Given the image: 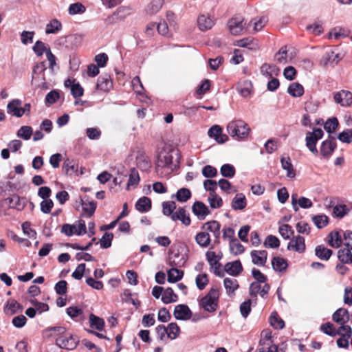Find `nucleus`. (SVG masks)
I'll use <instances>...</instances> for the list:
<instances>
[{
	"mask_svg": "<svg viewBox=\"0 0 352 352\" xmlns=\"http://www.w3.org/2000/svg\"><path fill=\"white\" fill-rule=\"evenodd\" d=\"M181 155L178 150L162 151L157 155V167L168 168L171 170L179 167Z\"/></svg>",
	"mask_w": 352,
	"mask_h": 352,
	"instance_id": "f257e3e1",
	"label": "nucleus"
},
{
	"mask_svg": "<svg viewBox=\"0 0 352 352\" xmlns=\"http://www.w3.org/2000/svg\"><path fill=\"white\" fill-rule=\"evenodd\" d=\"M227 131L230 136L240 140L248 135L250 129L243 120H237L228 123Z\"/></svg>",
	"mask_w": 352,
	"mask_h": 352,
	"instance_id": "f03ea898",
	"label": "nucleus"
},
{
	"mask_svg": "<svg viewBox=\"0 0 352 352\" xmlns=\"http://www.w3.org/2000/svg\"><path fill=\"white\" fill-rule=\"evenodd\" d=\"M219 291L211 288L208 293L201 299L200 304L203 308L208 311H215L218 307Z\"/></svg>",
	"mask_w": 352,
	"mask_h": 352,
	"instance_id": "7ed1b4c3",
	"label": "nucleus"
},
{
	"mask_svg": "<svg viewBox=\"0 0 352 352\" xmlns=\"http://www.w3.org/2000/svg\"><path fill=\"white\" fill-rule=\"evenodd\" d=\"M324 135V132L320 128H315L313 131L307 132L305 137L306 146L315 155L318 154L316 144Z\"/></svg>",
	"mask_w": 352,
	"mask_h": 352,
	"instance_id": "20e7f679",
	"label": "nucleus"
},
{
	"mask_svg": "<svg viewBox=\"0 0 352 352\" xmlns=\"http://www.w3.org/2000/svg\"><path fill=\"white\" fill-rule=\"evenodd\" d=\"M78 342V338L72 334H69L68 336L63 334L56 339V345L66 350L74 349Z\"/></svg>",
	"mask_w": 352,
	"mask_h": 352,
	"instance_id": "39448f33",
	"label": "nucleus"
},
{
	"mask_svg": "<svg viewBox=\"0 0 352 352\" xmlns=\"http://www.w3.org/2000/svg\"><path fill=\"white\" fill-rule=\"evenodd\" d=\"M337 147L335 138L329 135V139L323 141L321 144L320 152V155L329 159Z\"/></svg>",
	"mask_w": 352,
	"mask_h": 352,
	"instance_id": "423d86ee",
	"label": "nucleus"
},
{
	"mask_svg": "<svg viewBox=\"0 0 352 352\" xmlns=\"http://www.w3.org/2000/svg\"><path fill=\"white\" fill-rule=\"evenodd\" d=\"M333 99L342 107H351L352 105V92L342 89L333 94Z\"/></svg>",
	"mask_w": 352,
	"mask_h": 352,
	"instance_id": "0eeeda50",
	"label": "nucleus"
},
{
	"mask_svg": "<svg viewBox=\"0 0 352 352\" xmlns=\"http://www.w3.org/2000/svg\"><path fill=\"white\" fill-rule=\"evenodd\" d=\"M192 212L197 216L199 220H204L210 214L208 206L200 201H196L192 206Z\"/></svg>",
	"mask_w": 352,
	"mask_h": 352,
	"instance_id": "6e6552de",
	"label": "nucleus"
},
{
	"mask_svg": "<svg viewBox=\"0 0 352 352\" xmlns=\"http://www.w3.org/2000/svg\"><path fill=\"white\" fill-rule=\"evenodd\" d=\"M192 311L188 305L184 304H179L175 306L173 316L176 320H187L192 317Z\"/></svg>",
	"mask_w": 352,
	"mask_h": 352,
	"instance_id": "1a4fd4ad",
	"label": "nucleus"
},
{
	"mask_svg": "<svg viewBox=\"0 0 352 352\" xmlns=\"http://www.w3.org/2000/svg\"><path fill=\"white\" fill-rule=\"evenodd\" d=\"M208 135L210 138H213L219 144H223L228 140V135L222 133V129L219 125L211 126L208 131Z\"/></svg>",
	"mask_w": 352,
	"mask_h": 352,
	"instance_id": "9d476101",
	"label": "nucleus"
},
{
	"mask_svg": "<svg viewBox=\"0 0 352 352\" xmlns=\"http://www.w3.org/2000/svg\"><path fill=\"white\" fill-rule=\"evenodd\" d=\"M287 249L302 253L305 250V239L300 235L294 237L288 243Z\"/></svg>",
	"mask_w": 352,
	"mask_h": 352,
	"instance_id": "9b49d317",
	"label": "nucleus"
},
{
	"mask_svg": "<svg viewBox=\"0 0 352 352\" xmlns=\"http://www.w3.org/2000/svg\"><path fill=\"white\" fill-rule=\"evenodd\" d=\"M243 270L239 260L227 263L224 266V271L232 276H239Z\"/></svg>",
	"mask_w": 352,
	"mask_h": 352,
	"instance_id": "f8f14e48",
	"label": "nucleus"
},
{
	"mask_svg": "<svg viewBox=\"0 0 352 352\" xmlns=\"http://www.w3.org/2000/svg\"><path fill=\"white\" fill-rule=\"evenodd\" d=\"M243 19L240 16H235L230 19L228 22V26L232 34L238 35L243 29Z\"/></svg>",
	"mask_w": 352,
	"mask_h": 352,
	"instance_id": "ddd939ff",
	"label": "nucleus"
},
{
	"mask_svg": "<svg viewBox=\"0 0 352 352\" xmlns=\"http://www.w3.org/2000/svg\"><path fill=\"white\" fill-rule=\"evenodd\" d=\"M333 320L342 325L350 320V314L346 309L339 308L332 316Z\"/></svg>",
	"mask_w": 352,
	"mask_h": 352,
	"instance_id": "4468645a",
	"label": "nucleus"
},
{
	"mask_svg": "<svg viewBox=\"0 0 352 352\" xmlns=\"http://www.w3.org/2000/svg\"><path fill=\"white\" fill-rule=\"evenodd\" d=\"M4 201L8 204L11 208H15L17 210H22L25 206V198L20 197L18 195H13L4 199Z\"/></svg>",
	"mask_w": 352,
	"mask_h": 352,
	"instance_id": "2eb2a0df",
	"label": "nucleus"
},
{
	"mask_svg": "<svg viewBox=\"0 0 352 352\" xmlns=\"http://www.w3.org/2000/svg\"><path fill=\"white\" fill-rule=\"evenodd\" d=\"M113 87V82L110 76L107 74L100 76L98 78L96 89L104 92L109 91Z\"/></svg>",
	"mask_w": 352,
	"mask_h": 352,
	"instance_id": "dca6fc26",
	"label": "nucleus"
},
{
	"mask_svg": "<svg viewBox=\"0 0 352 352\" xmlns=\"http://www.w3.org/2000/svg\"><path fill=\"white\" fill-rule=\"evenodd\" d=\"M22 102L19 99H14L7 104V112L17 118L21 117V105Z\"/></svg>",
	"mask_w": 352,
	"mask_h": 352,
	"instance_id": "f3484780",
	"label": "nucleus"
},
{
	"mask_svg": "<svg viewBox=\"0 0 352 352\" xmlns=\"http://www.w3.org/2000/svg\"><path fill=\"white\" fill-rule=\"evenodd\" d=\"M171 219L173 221L180 220L185 226H189L191 223L190 217L186 215V211L182 207H179L177 212L172 214Z\"/></svg>",
	"mask_w": 352,
	"mask_h": 352,
	"instance_id": "a211bd4d",
	"label": "nucleus"
},
{
	"mask_svg": "<svg viewBox=\"0 0 352 352\" xmlns=\"http://www.w3.org/2000/svg\"><path fill=\"white\" fill-rule=\"evenodd\" d=\"M247 205L245 196L243 193H238L232 201V208L234 210H243Z\"/></svg>",
	"mask_w": 352,
	"mask_h": 352,
	"instance_id": "6ab92c4d",
	"label": "nucleus"
},
{
	"mask_svg": "<svg viewBox=\"0 0 352 352\" xmlns=\"http://www.w3.org/2000/svg\"><path fill=\"white\" fill-rule=\"evenodd\" d=\"M320 329L324 333L331 337H334L336 335H340L342 336V334H343V329H341V326L338 329V330H336L333 324L331 322H326L322 324Z\"/></svg>",
	"mask_w": 352,
	"mask_h": 352,
	"instance_id": "aec40b11",
	"label": "nucleus"
},
{
	"mask_svg": "<svg viewBox=\"0 0 352 352\" xmlns=\"http://www.w3.org/2000/svg\"><path fill=\"white\" fill-rule=\"evenodd\" d=\"M135 208L140 212H146L151 208V200L147 197L140 198L135 204Z\"/></svg>",
	"mask_w": 352,
	"mask_h": 352,
	"instance_id": "412c9836",
	"label": "nucleus"
},
{
	"mask_svg": "<svg viewBox=\"0 0 352 352\" xmlns=\"http://www.w3.org/2000/svg\"><path fill=\"white\" fill-rule=\"evenodd\" d=\"M78 165L75 160L67 158L63 164V171L67 175H72L78 171Z\"/></svg>",
	"mask_w": 352,
	"mask_h": 352,
	"instance_id": "4be33fe9",
	"label": "nucleus"
},
{
	"mask_svg": "<svg viewBox=\"0 0 352 352\" xmlns=\"http://www.w3.org/2000/svg\"><path fill=\"white\" fill-rule=\"evenodd\" d=\"M333 254V251L322 245H317L315 248V255L321 260L328 261Z\"/></svg>",
	"mask_w": 352,
	"mask_h": 352,
	"instance_id": "5701e85b",
	"label": "nucleus"
},
{
	"mask_svg": "<svg viewBox=\"0 0 352 352\" xmlns=\"http://www.w3.org/2000/svg\"><path fill=\"white\" fill-rule=\"evenodd\" d=\"M197 23L199 28L201 31L210 30L214 25V21L208 16L204 14H201L198 17Z\"/></svg>",
	"mask_w": 352,
	"mask_h": 352,
	"instance_id": "b1692460",
	"label": "nucleus"
},
{
	"mask_svg": "<svg viewBox=\"0 0 352 352\" xmlns=\"http://www.w3.org/2000/svg\"><path fill=\"white\" fill-rule=\"evenodd\" d=\"M272 266L276 272H283L287 268V261L279 256H274L272 260Z\"/></svg>",
	"mask_w": 352,
	"mask_h": 352,
	"instance_id": "393cba45",
	"label": "nucleus"
},
{
	"mask_svg": "<svg viewBox=\"0 0 352 352\" xmlns=\"http://www.w3.org/2000/svg\"><path fill=\"white\" fill-rule=\"evenodd\" d=\"M282 168L287 171V176L289 178H294L296 173L289 157H283L280 158Z\"/></svg>",
	"mask_w": 352,
	"mask_h": 352,
	"instance_id": "a878e982",
	"label": "nucleus"
},
{
	"mask_svg": "<svg viewBox=\"0 0 352 352\" xmlns=\"http://www.w3.org/2000/svg\"><path fill=\"white\" fill-rule=\"evenodd\" d=\"M338 258L340 263L344 264L352 263V252L349 248H343L338 251Z\"/></svg>",
	"mask_w": 352,
	"mask_h": 352,
	"instance_id": "bb28decb",
	"label": "nucleus"
},
{
	"mask_svg": "<svg viewBox=\"0 0 352 352\" xmlns=\"http://www.w3.org/2000/svg\"><path fill=\"white\" fill-rule=\"evenodd\" d=\"M196 243L201 248H207L210 244V236L207 232H200L195 236Z\"/></svg>",
	"mask_w": 352,
	"mask_h": 352,
	"instance_id": "cd10ccee",
	"label": "nucleus"
},
{
	"mask_svg": "<svg viewBox=\"0 0 352 352\" xmlns=\"http://www.w3.org/2000/svg\"><path fill=\"white\" fill-rule=\"evenodd\" d=\"M161 300L164 304H169L177 302L178 297L177 295L174 293L171 287H167L166 289H164Z\"/></svg>",
	"mask_w": 352,
	"mask_h": 352,
	"instance_id": "c85d7f7f",
	"label": "nucleus"
},
{
	"mask_svg": "<svg viewBox=\"0 0 352 352\" xmlns=\"http://www.w3.org/2000/svg\"><path fill=\"white\" fill-rule=\"evenodd\" d=\"M23 309V306L16 300H11L7 302L5 307V312L8 314V311H10V315H14L19 311H22Z\"/></svg>",
	"mask_w": 352,
	"mask_h": 352,
	"instance_id": "c756f323",
	"label": "nucleus"
},
{
	"mask_svg": "<svg viewBox=\"0 0 352 352\" xmlns=\"http://www.w3.org/2000/svg\"><path fill=\"white\" fill-rule=\"evenodd\" d=\"M140 181L139 173L135 168H133L130 170V174L129 175V179L127 182L126 189L129 190L130 187L136 188Z\"/></svg>",
	"mask_w": 352,
	"mask_h": 352,
	"instance_id": "7c9ffc66",
	"label": "nucleus"
},
{
	"mask_svg": "<svg viewBox=\"0 0 352 352\" xmlns=\"http://www.w3.org/2000/svg\"><path fill=\"white\" fill-rule=\"evenodd\" d=\"M287 93L294 98L300 97L304 94V88L299 82H293L289 85Z\"/></svg>",
	"mask_w": 352,
	"mask_h": 352,
	"instance_id": "2f4dec72",
	"label": "nucleus"
},
{
	"mask_svg": "<svg viewBox=\"0 0 352 352\" xmlns=\"http://www.w3.org/2000/svg\"><path fill=\"white\" fill-rule=\"evenodd\" d=\"M223 285L229 296L234 294V292L239 287L237 280L230 278H224Z\"/></svg>",
	"mask_w": 352,
	"mask_h": 352,
	"instance_id": "473e14b6",
	"label": "nucleus"
},
{
	"mask_svg": "<svg viewBox=\"0 0 352 352\" xmlns=\"http://www.w3.org/2000/svg\"><path fill=\"white\" fill-rule=\"evenodd\" d=\"M321 63L324 66H335L338 63V60H336V54L333 51L326 52L322 57Z\"/></svg>",
	"mask_w": 352,
	"mask_h": 352,
	"instance_id": "72a5a7b5",
	"label": "nucleus"
},
{
	"mask_svg": "<svg viewBox=\"0 0 352 352\" xmlns=\"http://www.w3.org/2000/svg\"><path fill=\"white\" fill-rule=\"evenodd\" d=\"M269 321L270 325L276 329H282L285 327V322L281 319L276 311H274L271 314Z\"/></svg>",
	"mask_w": 352,
	"mask_h": 352,
	"instance_id": "f704fd0d",
	"label": "nucleus"
},
{
	"mask_svg": "<svg viewBox=\"0 0 352 352\" xmlns=\"http://www.w3.org/2000/svg\"><path fill=\"white\" fill-rule=\"evenodd\" d=\"M89 325L91 328H95L98 331H102L104 327V320L94 314L89 315Z\"/></svg>",
	"mask_w": 352,
	"mask_h": 352,
	"instance_id": "c9c22d12",
	"label": "nucleus"
},
{
	"mask_svg": "<svg viewBox=\"0 0 352 352\" xmlns=\"http://www.w3.org/2000/svg\"><path fill=\"white\" fill-rule=\"evenodd\" d=\"M80 204L82 205L83 211L87 214V217H91L96 211V202L94 201L86 202L83 199H81Z\"/></svg>",
	"mask_w": 352,
	"mask_h": 352,
	"instance_id": "e433bc0d",
	"label": "nucleus"
},
{
	"mask_svg": "<svg viewBox=\"0 0 352 352\" xmlns=\"http://www.w3.org/2000/svg\"><path fill=\"white\" fill-rule=\"evenodd\" d=\"M61 29V23L58 19H52L48 24H47L45 28V33L47 34H56Z\"/></svg>",
	"mask_w": 352,
	"mask_h": 352,
	"instance_id": "4c0bfd02",
	"label": "nucleus"
},
{
	"mask_svg": "<svg viewBox=\"0 0 352 352\" xmlns=\"http://www.w3.org/2000/svg\"><path fill=\"white\" fill-rule=\"evenodd\" d=\"M329 245L332 248H338L342 243V236L339 232L335 231L329 233Z\"/></svg>",
	"mask_w": 352,
	"mask_h": 352,
	"instance_id": "58836bf2",
	"label": "nucleus"
},
{
	"mask_svg": "<svg viewBox=\"0 0 352 352\" xmlns=\"http://www.w3.org/2000/svg\"><path fill=\"white\" fill-rule=\"evenodd\" d=\"M186 260L185 255L180 256L179 253L177 252L174 254L173 257L170 258L169 265L173 267L174 266L181 267L184 265Z\"/></svg>",
	"mask_w": 352,
	"mask_h": 352,
	"instance_id": "ea45409f",
	"label": "nucleus"
},
{
	"mask_svg": "<svg viewBox=\"0 0 352 352\" xmlns=\"http://www.w3.org/2000/svg\"><path fill=\"white\" fill-rule=\"evenodd\" d=\"M175 197L179 202H186L191 197V192L188 188H182L177 191Z\"/></svg>",
	"mask_w": 352,
	"mask_h": 352,
	"instance_id": "a19ab883",
	"label": "nucleus"
},
{
	"mask_svg": "<svg viewBox=\"0 0 352 352\" xmlns=\"http://www.w3.org/2000/svg\"><path fill=\"white\" fill-rule=\"evenodd\" d=\"M312 221L318 229L324 228L329 223V217L325 214L315 215Z\"/></svg>",
	"mask_w": 352,
	"mask_h": 352,
	"instance_id": "79ce46f5",
	"label": "nucleus"
},
{
	"mask_svg": "<svg viewBox=\"0 0 352 352\" xmlns=\"http://www.w3.org/2000/svg\"><path fill=\"white\" fill-rule=\"evenodd\" d=\"M230 248L234 255L242 254L245 251L243 245L239 243L237 239H232L230 241Z\"/></svg>",
	"mask_w": 352,
	"mask_h": 352,
	"instance_id": "37998d69",
	"label": "nucleus"
},
{
	"mask_svg": "<svg viewBox=\"0 0 352 352\" xmlns=\"http://www.w3.org/2000/svg\"><path fill=\"white\" fill-rule=\"evenodd\" d=\"M252 84L250 80H244L239 85L238 89L243 97H248L252 91Z\"/></svg>",
	"mask_w": 352,
	"mask_h": 352,
	"instance_id": "c03bdc74",
	"label": "nucleus"
},
{
	"mask_svg": "<svg viewBox=\"0 0 352 352\" xmlns=\"http://www.w3.org/2000/svg\"><path fill=\"white\" fill-rule=\"evenodd\" d=\"M221 174L224 177L232 178L235 175L234 167L230 164H223L220 168Z\"/></svg>",
	"mask_w": 352,
	"mask_h": 352,
	"instance_id": "a18cd8bd",
	"label": "nucleus"
},
{
	"mask_svg": "<svg viewBox=\"0 0 352 352\" xmlns=\"http://www.w3.org/2000/svg\"><path fill=\"white\" fill-rule=\"evenodd\" d=\"M32 128L30 126H22L17 131L16 135L25 140L30 139L32 135Z\"/></svg>",
	"mask_w": 352,
	"mask_h": 352,
	"instance_id": "49530a36",
	"label": "nucleus"
},
{
	"mask_svg": "<svg viewBox=\"0 0 352 352\" xmlns=\"http://www.w3.org/2000/svg\"><path fill=\"white\" fill-rule=\"evenodd\" d=\"M221 224L215 220L209 221L206 222L201 226L202 230H206L212 233L216 232L220 230Z\"/></svg>",
	"mask_w": 352,
	"mask_h": 352,
	"instance_id": "de8ad7c7",
	"label": "nucleus"
},
{
	"mask_svg": "<svg viewBox=\"0 0 352 352\" xmlns=\"http://www.w3.org/2000/svg\"><path fill=\"white\" fill-rule=\"evenodd\" d=\"M339 122L336 117L329 118L324 124V129L327 133H333L338 126Z\"/></svg>",
	"mask_w": 352,
	"mask_h": 352,
	"instance_id": "09e8293b",
	"label": "nucleus"
},
{
	"mask_svg": "<svg viewBox=\"0 0 352 352\" xmlns=\"http://www.w3.org/2000/svg\"><path fill=\"white\" fill-rule=\"evenodd\" d=\"M263 245L267 248H277L280 246V241L276 236L270 234L266 237Z\"/></svg>",
	"mask_w": 352,
	"mask_h": 352,
	"instance_id": "8fccbe9b",
	"label": "nucleus"
},
{
	"mask_svg": "<svg viewBox=\"0 0 352 352\" xmlns=\"http://www.w3.org/2000/svg\"><path fill=\"white\" fill-rule=\"evenodd\" d=\"M168 337L174 340L178 337L180 333V328L176 322H170L168 327Z\"/></svg>",
	"mask_w": 352,
	"mask_h": 352,
	"instance_id": "3c124183",
	"label": "nucleus"
},
{
	"mask_svg": "<svg viewBox=\"0 0 352 352\" xmlns=\"http://www.w3.org/2000/svg\"><path fill=\"white\" fill-rule=\"evenodd\" d=\"M113 239V234L111 232H105L100 240V247L103 249H107L111 246V242Z\"/></svg>",
	"mask_w": 352,
	"mask_h": 352,
	"instance_id": "603ef678",
	"label": "nucleus"
},
{
	"mask_svg": "<svg viewBox=\"0 0 352 352\" xmlns=\"http://www.w3.org/2000/svg\"><path fill=\"white\" fill-rule=\"evenodd\" d=\"M278 232L284 239H290L291 235H293L294 233L292 226L288 224H283L280 226L278 228Z\"/></svg>",
	"mask_w": 352,
	"mask_h": 352,
	"instance_id": "864d4df0",
	"label": "nucleus"
},
{
	"mask_svg": "<svg viewBox=\"0 0 352 352\" xmlns=\"http://www.w3.org/2000/svg\"><path fill=\"white\" fill-rule=\"evenodd\" d=\"M85 10V7L79 2L72 3L68 9L69 14L71 15L84 13Z\"/></svg>",
	"mask_w": 352,
	"mask_h": 352,
	"instance_id": "5fc2aeb1",
	"label": "nucleus"
},
{
	"mask_svg": "<svg viewBox=\"0 0 352 352\" xmlns=\"http://www.w3.org/2000/svg\"><path fill=\"white\" fill-rule=\"evenodd\" d=\"M32 50L38 56H41L44 52L46 53L48 47L43 42L37 41L33 46Z\"/></svg>",
	"mask_w": 352,
	"mask_h": 352,
	"instance_id": "6e6d98bb",
	"label": "nucleus"
},
{
	"mask_svg": "<svg viewBox=\"0 0 352 352\" xmlns=\"http://www.w3.org/2000/svg\"><path fill=\"white\" fill-rule=\"evenodd\" d=\"M338 139L343 143L350 144L352 142V129H347L340 133Z\"/></svg>",
	"mask_w": 352,
	"mask_h": 352,
	"instance_id": "4d7b16f0",
	"label": "nucleus"
},
{
	"mask_svg": "<svg viewBox=\"0 0 352 352\" xmlns=\"http://www.w3.org/2000/svg\"><path fill=\"white\" fill-rule=\"evenodd\" d=\"M208 283L206 274H198L195 278V283L199 290H203Z\"/></svg>",
	"mask_w": 352,
	"mask_h": 352,
	"instance_id": "13d9d810",
	"label": "nucleus"
},
{
	"mask_svg": "<svg viewBox=\"0 0 352 352\" xmlns=\"http://www.w3.org/2000/svg\"><path fill=\"white\" fill-rule=\"evenodd\" d=\"M175 208L176 204L174 201H164L162 204V212L166 216H171Z\"/></svg>",
	"mask_w": 352,
	"mask_h": 352,
	"instance_id": "bf43d9fd",
	"label": "nucleus"
},
{
	"mask_svg": "<svg viewBox=\"0 0 352 352\" xmlns=\"http://www.w3.org/2000/svg\"><path fill=\"white\" fill-rule=\"evenodd\" d=\"M137 165L142 170H147L151 167V162L144 156H141L137 158Z\"/></svg>",
	"mask_w": 352,
	"mask_h": 352,
	"instance_id": "052dcab7",
	"label": "nucleus"
},
{
	"mask_svg": "<svg viewBox=\"0 0 352 352\" xmlns=\"http://www.w3.org/2000/svg\"><path fill=\"white\" fill-rule=\"evenodd\" d=\"M252 301L250 299L245 300L240 305V312L241 316L246 318L251 311Z\"/></svg>",
	"mask_w": 352,
	"mask_h": 352,
	"instance_id": "680f3d73",
	"label": "nucleus"
},
{
	"mask_svg": "<svg viewBox=\"0 0 352 352\" xmlns=\"http://www.w3.org/2000/svg\"><path fill=\"white\" fill-rule=\"evenodd\" d=\"M201 173L205 177L212 178L217 175V170L210 165H206L203 167Z\"/></svg>",
	"mask_w": 352,
	"mask_h": 352,
	"instance_id": "e2e57ef3",
	"label": "nucleus"
},
{
	"mask_svg": "<svg viewBox=\"0 0 352 352\" xmlns=\"http://www.w3.org/2000/svg\"><path fill=\"white\" fill-rule=\"evenodd\" d=\"M157 319L162 322H166L171 319V315L166 307H162L158 311Z\"/></svg>",
	"mask_w": 352,
	"mask_h": 352,
	"instance_id": "0e129e2a",
	"label": "nucleus"
},
{
	"mask_svg": "<svg viewBox=\"0 0 352 352\" xmlns=\"http://www.w3.org/2000/svg\"><path fill=\"white\" fill-rule=\"evenodd\" d=\"M59 98L60 95L58 91L52 90L46 95L45 101L46 104H52L56 102Z\"/></svg>",
	"mask_w": 352,
	"mask_h": 352,
	"instance_id": "69168bd1",
	"label": "nucleus"
},
{
	"mask_svg": "<svg viewBox=\"0 0 352 352\" xmlns=\"http://www.w3.org/2000/svg\"><path fill=\"white\" fill-rule=\"evenodd\" d=\"M41 210L42 212L45 214H49L50 213L52 208L54 206V202L52 199H43L41 204Z\"/></svg>",
	"mask_w": 352,
	"mask_h": 352,
	"instance_id": "338daca9",
	"label": "nucleus"
},
{
	"mask_svg": "<svg viewBox=\"0 0 352 352\" xmlns=\"http://www.w3.org/2000/svg\"><path fill=\"white\" fill-rule=\"evenodd\" d=\"M54 289L57 294L64 295L67 292V283L66 280H62L56 283Z\"/></svg>",
	"mask_w": 352,
	"mask_h": 352,
	"instance_id": "774afa93",
	"label": "nucleus"
}]
</instances>
